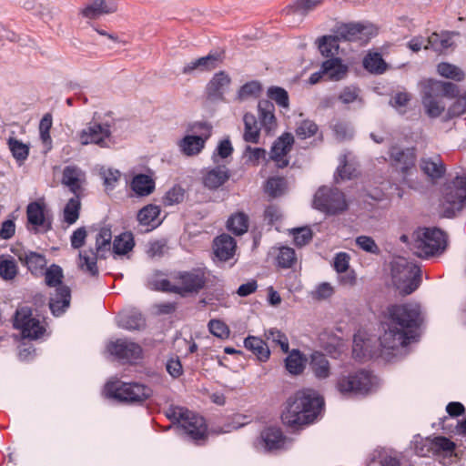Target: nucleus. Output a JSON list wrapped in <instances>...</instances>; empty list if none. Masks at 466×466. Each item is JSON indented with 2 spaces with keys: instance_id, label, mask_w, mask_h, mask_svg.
Here are the masks:
<instances>
[{
  "instance_id": "1",
  "label": "nucleus",
  "mask_w": 466,
  "mask_h": 466,
  "mask_svg": "<svg viewBox=\"0 0 466 466\" xmlns=\"http://www.w3.org/2000/svg\"><path fill=\"white\" fill-rule=\"evenodd\" d=\"M420 308L416 303L393 305L388 309L384 332L380 337V354L388 361L407 353L420 323Z\"/></svg>"
},
{
  "instance_id": "2",
  "label": "nucleus",
  "mask_w": 466,
  "mask_h": 466,
  "mask_svg": "<svg viewBox=\"0 0 466 466\" xmlns=\"http://www.w3.org/2000/svg\"><path fill=\"white\" fill-rule=\"evenodd\" d=\"M323 404V399L314 390L299 391L287 400L281 420L293 428L309 424L317 418Z\"/></svg>"
},
{
  "instance_id": "3",
  "label": "nucleus",
  "mask_w": 466,
  "mask_h": 466,
  "mask_svg": "<svg viewBox=\"0 0 466 466\" xmlns=\"http://www.w3.org/2000/svg\"><path fill=\"white\" fill-rule=\"evenodd\" d=\"M466 203V171L457 174L441 188L439 212L441 217L453 218L461 212Z\"/></svg>"
},
{
  "instance_id": "4",
  "label": "nucleus",
  "mask_w": 466,
  "mask_h": 466,
  "mask_svg": "<svg viewBox=\"0 0 466 466\" xmlns=\"http://www.w3.org/2000/svg\"><path fill=\"white\" fill-rule=\"evenodd\" d=\"M413 238L412 249L420 258L441 254L447 247L446 234L437 228H419Z\"/></svg>"
},
{
  "instance_id": "5",
  "label": "nucleus",
  "mask_w": 466,
  "mask_h": 466,
  "mask_svg": "<svg viewBox=\"0 0 466 466\" xmlns=\"http://www.w3.org/2000/svg\"><path fill=\"white\" fill-rule=\"evenodd\" d=\"M63 278L61 267L56 264L51 265L45 272L46 285L56 288L49 301V309L56 317H59L69 308L71 300V290L67 286L62 284Z\"/></svg>"
},
{
  "instance_id": "6",
  "label": "nucleus",
  "mask_w": 466,
  "mask_h": 466,
  "mask_svg": "<svg viewBox=\"0 0 466 466\" xmlns=\"http://www.w3.org/2000/svg\"><path fill=\"white\" fill-rule=\"evenodd\" d=\"M392 281L401 295H410L415 291L420 283L421 272L420 268L404 258H398L392 262Z\"/></svg>"
},
{
  "instance_id": "7",
  "label": "nucleus",
  "mask_w": 466,
  "mask_h": 466,
  "mask_svg": "<svg viewBox=\"0 0 466 466\" xmlns=\"http://www.w3.org/2000/svg\"><path fill=\"white\" fill-rule=\"evenodd\" d=\"M112 233L110 228H102L96 238V250L80 251L78 255V268L91 277L98 276L96 266L97 258H105L111 248Z\"/></svg>"
},
{
  "instance_id": "8",
  "label": "nucleus",
  "mask_w": 466,
  "mask_h": 466,
  "mask_svg": "<svg viewBox=\"0 0 466 466\" xmlns=\"http://www.w3.org/2000/svg\"><path fill=\"white\" fill-rule=\"evenodd\" d=\"M168 418L176 420L179 427L193 441L204 440L207 436V425L203 417L181 407L170 408Z\"/></svg>"
},
{
  "instance_id": "9",
  "label": "nucleus",
  "mask_w": 466,
  "mask_h": 466,
  "mask_svg": "<svg viewBox=\"0 0 466 466\" xmlns=\"http://www.w3.org/2000/svg\"><path fill=\"white\" fill-rule=\"evenodd\" d=\"M313 206L328 215H337L346 211L349 204L342 191L323 186L315 193Z\"/></svg>"
},
{
  "instance_id": "10",
  "label": "nucleus",
  "mask_w": 466,
  "mask_h": 466,
  "mask_svg": "<svg viewBox=\"0 0 466 466\" xmlns=\"http://www.w3.org/2000/svg\"><path fill=\"white\" fill-rule=\"evenodd\" d=\"M390 157L396 168L403 175L402 182L412 189L420 187L419 183L413 179L416 173V153L414 148H401L393 146L390 149Z\"/></svg>"
},
{
  "instance_id": "11",
  "label": "nucleus",
  "mask_w": 466,
  "mask_h": 466,
  "mask_svg": "<svg viewBox=\"0 0 466 466\" xmlns=\"http://www.w3.org/2000/svg\"><path fill=\"white\" fill-rule=\"evenodd\" d=\"M372 385L371 374L364 370L341 374L336 382L337 390L345 396L365 395Z\"/></svg>"
},
{
  "instance_id": "12",
  "label": "nucleus",
  "mask_w": 466,
  "mask_h": 466,
  "mask_svg": "<svg viewBox=\"0 0 466 466\" xmlns=\"http://www.w3.org/2000/svg\"><path fill=\"white\" fill-rule=\"evenodd\" d=\"M109 396L125 402H143L152 395V390L140 383H127L119 380L106 383Z\"/></svg>"
},
{
  "instance_id": "13",
  "label": "nucleus",
  "mask_w": 466,
  "mask_h": 466,
  "mask_svg": "<svg viewBox=\"0 0 466 466\" xmlns=\"http://www.w3.org/2000/svg\"><path fill=\"white\" fill-rule=\"evenodd\" d=\"M173 279L177 282V294L185 297L197 294L203 289L207 283V275L205 269L196 268L177 272Z\"/></svg>"
},
{
  "instance_id": "14",
  "label": "nucleus",
  "mask_w": 466,
  "mask_h": 466,
  "mask_svg": "<svg viewBox=\"0 0 466 466\" xmlns=\"http://www.w3.org/2000/svg\"><path fill=\"white\" fill-rule=\"evenodd\" d=\"M191 130L198 132L199 135H187L178 142L180 151L188 157L202 151L206 141L211 136L212 126L207 122H198L191 127Z\"/></svg>"
},
{
  "instance_id": "15",
  "label": "nucleus",
  "mask_w": 466,
  "mask_h": 466,
  "mask_svg": "<svg viewBox=\"0 0 466 466\" xmlns=\"http://www.w3.org/2000/svg\"><path fill=\"white\" fill-rule=\"evenodd\" d=\"M334 33L340 41H359L363 45L377 35V28L371 24L348 23L339 25Z\"/></svg>"
},
{
  "instance_id": "16",
  "label": "nucleus",
  "mask_w": 466,
  "mask_h": 466,
  "mask_svg": "<svg viewBox=\"0 0 466 466\" xmlns=\"http://www.w3.org/2000/svg\"><path fill=\"white\" fill-rule=\"evenodd\" d=\"M78 139L82 146L96 144L101 147H108L106 139L111 136L110 126L92 121L78 133Z\"/></svg>"
},
{
  "instance_id": "17",
  "label": "nucleus",
  "mask_w": 466,
  "mask_h": 466,
  "mask_svg": "<svg viewBox=\"0 0 466 466\" xmlns=\"http://www.w3.org/2000/svg\"><path fill=\"white\" fill-rule=\"evenodd\" d=\"M14 327L20 329L25 338L37 339L45 329L40 325L38 319L32 318L31 309L27 307L16 310L14 319Z\"/></svg>"
},
{
  "instance_id": "18",
  "label": "nucleus",
  "mask_w": 466,
  "mask_h": 466,
  "mask_svg": "<svg viewBox=\"0 0 466 466\" xmlns=\"http://www.w3.org/2000/svg\"><path fill=\"white\" fill-rule=\"evenodd\" d=\"M107 350L117 359L127 361L139 359L142 353V349L138 344L122 339L110 342L107 345Z\"/></svg>"
},
{
  "instance_id": "19",
  "label": "nucleus",
  "mask_w": 466,
  "mask_h": 466,
  "mask_svg": "<svg viewBox=\"0 0 466 466\" xmlns=\"http://www.w3.org/2000/svg\"><path fill=\"white\" fill-rule=\"evenodd\" d=\"M231 84V78L224 71H220L213 76L206 87L207 96L210 101H221L224 95L228 91Z\"/></svg>"
},
{
  "instance_id": "20",
  "label": "nucleus",
  "mask_w": 466,
  "mask_h": 466,
  "mask_svg": "<svg viewBox=\"0 0 466 466\" xmlns=\"http://www.w3.org/2000/svg\"><path fill=\"white\" fill-rule=\"evenodd\" d=\"M294 137L290 133H284L273 144L270 158L276 162L278 167L283 168L289 165L287 155L290 151Z\"/></svg>"
},
{
  "instance_id": "21",
  "label": "nucleus",
  "mask_w": 466,
  "mask_h": 466,
  "mask_svg": "<svg viewBox=\"0 0 466 466\" xmlns=\"http://www.w3.org/2000/svg\"><path fill=\"white\" fill-rule=\"evenodd\" d=\"M230 177L229 169L225 166H218L206 169L202 174V183L209 190H216L223 186Z\"/></svg>"
},
{
  "instance_id": "22",
  "label": "nucleus",
  "mask_w": 466,
  "mask_h": 466,
  "mask_svg": "<svg viewBox=\"0 0 466 466\" xmlns=\"http://www.w3.org/2000/svg\"><path fill=\"white\" fill-rule=\"evenodd\" d=\"M86 182L85 172L76 166H66L63 170L62 183L69 187L75 196H79Z\"/></svg>"
},
{
  "instance_id": "23",
  "label": "nucleus",
  "mask_w": 466,
  "mask_h": 466,
  "mask_svg": "<svg viewBox=\"0 0 466 466\" xmlns=\"http://www.w3.org/2000/svg\"><path fill=\"white\" fill-rule=\"evenodd\" d=\"M116 9L115 0H93L81 13L85 17L94 19L102 15L114 13Z\"/></svg>"
},
{
  "instance_id": "24",
  "label": "nucleus",
  "mask_w": 466,
  "mask_h": 466,
  "mask_svg": "<svg viewBox=\"0 0 466 466\" xmlns=\"http://www.w3.org/2000/svg\"><path fill=\"white\" fill-rule=\"evenodd\" d=\"M323 72L326 79L329 81H340L344 79L349 72V66L339 57H332L323 62Z\"/></svg>"
},
{
  "instance_id": "25",
  "label": "nucleus",
  "mask_w": 466,
  "mask_h": 466,
  "mask_svg": "<svg viewBox=\"0 0 466 466\" xmlns=\"http://www.w3.org/2000/svg\"><path fill=\"white\" fill-rule=\"evenodd\" d=\"M213 248L219 260L227 261L234 255L236 241L229 235L222 234L215 238Z\"/></svg>"
},
{
  "instance_id": "26",
  "label": "nucleus",
  "mask_w": 466,
  "mask_h": 466,
  "mask_svg": "<svg viewBox=\"0 0 466 466\" xmlns=\"http://www.w3.org/2000/svg\"><path fill=\"white\" fill-rule=\"evenodd\" d=\"M422 85V104L425 107L426 113L431 117H437L441 116L445 109L441 97L439 95H435L433 91H430V87L425 84Z\"/></svg>"
},
{
  "instance_id": "27",
  "label": "nucleus",
  "mask_w": 466,
  "mask_h": 466,
  "mask_svg": "<svg viewBox=\"0 0 466 466\" xmlns=\"http://www.w3.org/2000/svg\"><path fill=\"white\" fill-rule=\"evenodd\" d=\"M26 216L28 223L35 229L44 228L45 230L49 228V225L46 227L45 203L41 201H34L27 205Z\"/></svg>"
},
{
  "instance_id": "28",
  "label": "nucleus",
  "mask_w": 466,
  "mask_h": 466,
  "mask_svg": "<svg viewBox=\"0 0 466 466\" xmlns=\"http://www.w3.org/2000/svg\"><path fill=\"white\" fill-rule=\"evenodd\" d=\"M421 170L432 180L439 179L445 174V166L439 156L423 157L420 160Z\"/></svg>"
},
{
  "instance_id": "29",
  "label": "nucleus",
  "mask_w": 466,
  "mask_h": 466,
  "mask_svg": "<svg viewBox=\"0 0 466 466\" xmlns=\"http://www.w3.org/2000/svg\"><path fill=\"white\" fill-rule=\"evenodd\" d=\"M454 35H458V33L448 31L441 34L433 33L428 37L424 48L441 53L452 46L451 37Z\"/></svg>"
},
{
  "instance_id": "30",
  "label": "nucleus",
  "mask_w": 466,
  "mask_h": 466,
  "mask_svg": "<svg viewBox=\"0 0 466 466\" xmlns=\"http://www.w3.org/2000/svg\"><path fill=\"white\" fill-rule=\"evenodd\" d=\"M145 325V319L137 309L126 311L118 317V326L127 330H138Z\"/></svg>"
},
{
  "instance_id": "31",
  "label": "nucleus",
  "mask_w": 466,
  "mask_h": 466,
  "mask_svg": "<svg viewBox=\"0 0 466 466\" xmlns=\"http://www.w3.org/2000/svg\"><path fill=\"white\" fill-rule=\"evenodd\" d=\"M244 346L250 350L259 361L265 362L269 359L270 350L267 343L258 337L248 336L244 340Z\"/></svg>"
},
{
  "instance_id": "32",
  "label": "nucleus",
  "mask_w": 466,
  "mask_h": 466,
  "mask_svg": "<svg viewBox=\"0 0 466 466\" xmlns=\"http://www.w3.org/2000/svg\"><path fill=\"white\" fill-rule=\"evenodd\" d=\"M309 368L314 376L319 380H324L330 375V366L326 356L320 352L311 354Z\"/></svg>"
},
{
  "instance_id": "33",
  "label": "nucleus",
  "mask_w": 466,
  "mask_h": 466,
  "mask_svg": "<svg viewBox=\"0 0 466 466\" xmlns=\"http://www.w3.org/2000/svg\"><path fill=\"white\" fill-rule=\"evenodd\" d=\"M258 110L260 124L268 131L272 130L276 127L274 105L268 100H261L258 102Z\"/></svg>"
},
{
  "instance_id": "34",
  "label": "nucleus",
  "mask_w": 466,
  "mask_h": 466,
  "mask_svg": "<svg viewBox=\"0 0 466 466\" xmlns=\"http://www.w3.org/2000/svg\"><path fill=\"white\" fill-rule=\"evenodd\" d=\"M423 84L430 87V91H433L435 95H439L441 97L460 96L458 86L451 82L428 79Z\"/></svg>"
},
{
  "instance_id": "35",
  "label": "nucleus",
  "mask_w": 466,
  "mask_h": 466,
  "mask_svg": "<svg viewBox=\"0 0 466 466\" xmlns=\"http://www.w3.org/2000/svg\"><path fill=\"white\" fill-rule=\"evenodd\" d=\"M261 441L268 451L278 450L284 444V437L279 429L269 427L261 432Z\"/></svg>"
},
{
  "instance_id": "36",
  "label": "nucleus",
  "mask_w": 466,
  "mask_h": 466,
  "mask_svg": "<svg viewBox=\"0 0 466 466\" xmlns=\"http://www.w3.org/2000/svg\"><path fill=\"white\" fill-rule=\"evenodd\" d=\"M130 186L136 195L140 197L148 196L155 189L154 180L149 176L144 174L135 176Z\"/></svg>"
},
{
  "instance_id": "37",
  "label": "nucleus",
  "mask_w": 466,
  "mask_h": 466,
  "mask_svg": "<svg viewBox=\"0 0 466 466\" xmlns=\"http://www.w3.org/2000/svg\"><path fill=\"white\" fill-rule=\"evenodd\" d=\"M245 130L243 138L246 142L257 144L259 140L260 129L256 116L251 113H246L243 117Z\"/></svg>"
},
{
  "instance_id": "38",
  "label": "nucleus",
  "mask_w": 466,
  "mask_h": 466,
  "mask_svg": "<svg viewBox=\"0 0 466 466\" xmlns=\"http://www.w3.org/2000/svg\"><path fill=\"white\" fill-rule=\"evenodd\" d=\"M339 41L340 40L337 37V34L318 38V48L320 54L325 57H335L339 50Z\"/></svg>"
},
{
  "instance_id": "39",
  "label": "nucleus",
  "mask_w": 466,
  "mask_h": 466,
  "mask_svg": "<svg viewBox=\"0 0 466 466\" xmlns=\"http://www.w3.org/2000/svg\"><path fill=\"white\" fill-rule=\"evenodd\" d=\"M306 360L299 350H293L285 360L287 370L293 375L300 374L305 367Z\"/></svg>"
},
{
  "instance_id": "40",
  "label": "nucleus",
  "mask_w": 466,
  "mask_h": 466,
  "mask_svg": "<svg viewBox=\"0 0 466 466\" xmlns=\"http://www.w3.org/2000/svg\"><path fill=\"white\" fill-rule=\"evenodd\" d=\"M323 0H297L292 5L288 6L284 12L287 15H306L322 3Z\"/></svg>"
},
{
  "instance_id": "41",
  "label": "nucleus",
  "mask_w": 466,
  "mask_h": 466,
  "mask_svg": "<svg viewBox=\"0 0 466 466\" xmlns=\"http://www.w3.org/2000/svg\"><path fill=\"white\" fill-rule=\"evenodd\" d=\"M18 273L15 259L9 255L0 256V277L5 280L14 279Z\"/></svg>"
},
{
  "instance_id": "42",
  "label": "nucleus",
  "mask_w": 466,
  "mask_h": 466,
  "mask_svg": "<svg viewBox=\"0 0 466 466\" xmlns=\"http://www.w3.org/2000/svg\"><path fill=\"white\" fill-rule=\"evenodd\" d=\"M19 259L25 263L31 272L43 269L46 266V257L40 253L29 251L19 255Z\"/></svg>"
},
{
  "instance_id": "43",
  "label": "nucleus",
  "mask_w": 466,
  "mask_h": 466,
  "mask_svg": "<svg viewBox=\"0 0 466 466\" xmlns=\"http://www.w3.org/2000/svg\"><path fill=\"white\" fill-rule=\"evenodd\" d=\"M227 227L234 234L242 235L248 231V218L244 213L232 215L228 220Z\"/></svg>"
},
{
  "instance_id": "44",
  "label": "nucleus",
  "mask_w": 466,
  "mask_h": 466,
  "mask_svg": "<svg viewBox=\"0 0 466 466\" xmlns=\"http://www.w3.org/2000/svg\"><path fill=\"white\" fill-rule=\"evenodd\" d=\"M160 214V208L156 205H147L139 210L137 219L140 224L145 226H154L157 222V218Z\"/></svg>"
},
{
  "instance_id": "45",
  "label": "nucleus",
  "mask_w": 466,
  "mask_h": 466,
  "mask_svg": "<svg viewBox=\"0 0 466 466\" xmlns=\"http://www.w3.org/2000/svg\"><path fill=\"white\" fill-rule=\"evenodd\" d=\"M134 247V239L131 233H123L116 237L112 245L113 252L116 255H125Z\"/></svg>"
},
{
  "instance_id": "46",
  "label": "nucleus",
  "mask_w": 466,
  "mask_h": 466,
  "mask_svg": "<svg viewBox=\"0 0 466 466\" xmlns=\"http://www.w3.org/2000/svg\"><path fill=\"white\" fill-rule=\"evenodd\" d=\"M427 445L431 448L432 454L440 452L451 453L455 448V444L446 437L427 438Z\"/></svg>"
},
{
  "instance_id": "47",
  "label": "nucleus",
  "mask_w": 466,
  "mask_h": 466,
  "mask_svg": "<svg viewBox=\"0 0 466 466\" xmlns=\"http://www.w3.org/2000/svg\"><path fill=\"white\" fill-rule=\"evenodd\" d=\"M80 208L79 196L70 198L64 208V221L68 225L76 223L79 218Z\"/></svg>"
},
{
  "instance_id": "48",
  "label": "nucleus",
  "mask_w": 466,
  "mask_h": 466,
  "mask_svg": "<svg viewBox=\"0 0 466 466\" xmlns=\"http://www.w3.org/2000/svg\"><path fill=\"white\" fill-rule=\"evenodd\" d=\"M276 261L280 268H291L297 261L295 250L289 247H279L276 255Z\"/></svg>"
},
{
  "instance_id": "49",
  "label": "nucleus",
  "mask_w": 466,
  "mask_h": 466,
  "mask_svg": "<svg viewBox=\"0 0 466 466\" xmlns=\"http://www.w3.org/2000/svg\"><path fill=\"white\" fill-rule=\"evenodd\" d=\"M364 67L376 74H380L386 69V64L379 53L368 54L363 60Z\"/></svg>"
},
{
  "instance_id": "50",
  "label": "nucleus",
  "mask_w": 466,
  "mask_h": 466,
  "mask_svg": "<svg viewBox=\"0 0 466 466\" xmlns=\"http://www.w3.org/2000/svg\"><path fill=\"white\" fill-rule=\"evenodd\" d=\"M437 70L441 76L455 81H461L465 76L463 71L461 68L449 63L439 64Z\"/></svg>"
},
{
  "instance_id": "51",
  "label": "nucleus",
  "mask_w": 466,
  "mask_h": 466,
  "mask_svg": "<svg viewBox=\"0 0 466 466\" xmlns=\"http://www.w3.org/2000/svg\"><path fill=\"white\" fill-rule=\"evenodd\" d=\"M8 147L13 157L19 162L25 161L29 154V147L21 141L10 137L8 139Z\"/></svg>"
},
{
  "instance_id": "52",
  "label": "nucleus",
  "mask_w": 466,
  "mask_h": 466,
  "mask_svg": "<svg viewBox=\"0 0 466 466\" xmlns=\"http://www.w3.org/2000/svg\"><path fill=\"white\" fill-rule=\"evenodd\" d=\"M265 337L268 340L279 345L283 352L289 351V339L287 336L278 329H269L265 332Z\"/></svg>"
},
{
  "instance_id": "53",
  "label": "nucleus",
  "mask_w": 466,
  "mask_h": 466,
  "mask_svg": "<svg viewBox=\"0 0 466 466\" xmlns=\"http://www.w3.org/2000/svg\"><path fill=\"white\" fill-rule=\"evenodd\" d=\"M285 186L286 181L283 177H273L268 179L265 190L269 196L276 198L284 192Z\"/></svg>"
},
{
  "instance_id": "54",
  "label": "nucleus",
  "mask_w": 466,
  "mask_h": 466,
  "mask_svg": "<svg viewBox=\"0 0 466 466\" xmlns=\"http://www.w3.org/2000/svg\"><path fill=\"white\" fill-rule=\"evenodd\" d=\"M185 198V190L179 186L170 188L163 198L165 206H173L181 203Z\"/></svg>"
},
{
  "instance_id": "55",
  "label": "nucleus",
  "mask_w": 466,
  "mask_h": 466,
  "mask_svg": "<svg viewBox=\"0 0 466 466\" xmlns=\"http://www.w3.org/2000/svg\"><path fill=\"white\" fill-rule=\"evenodd\" d=\"M318 131V126L311 120H303L301 121L297 128L296 135L300 139H306L314 136Z\"/></svg>"
},
{
  "instance_id": "56",
  "label": "nucleus",
  "mask_w": 466,
  "mask_h": 466,
  "mask_svg": "<svg viewBox=\"0 0 466 466\" xmlns=\"http://www.w3.org/2000/svg\"><path fill=\"white\" fill-rule=\"evenodd\" d=\"M268 96L271 100H274L279 106H289V95L288 92L279 86H271L268 89Z\"/></svg>"
},
{
  "instance_id": "57",
  "label": "nucleus",
  "mask_w": 466,
  "mask_h": 466,
  "mask_svg": "<svg viewBox=\"0 0 466 466\" xmlns=\"http://www.w3.org/2000/svg\"><path fill=\"white\" fill-rule=\"evenodd\" d=\"M290 234H292L294 243L297 247L305 246L312 238V232L309 228H292Z\"/></svg>"
},
{
  "instance_id": "58",
  "label": "nucleus",
  "mask_w": 466,
  "mask_h": 466,
  "mask_svg": "<svg viewBox=\"0 0 466 466\" xmlns=\"http://www.w3.org/2000/svg\"><path fill=\"white\" fill-rule=\"evenodd\" d=\"M356 245L365 252L378 255L380 253V248L376 244L375 240L369 236H359L356 238Z\"/></svg>"
},
{
  "instance_id": "59",
  "label": "nucleus",
  "mask_w": 466,
  "mask_h": 466,
  "mask_svg": "<svg viewBox=\"0 0 466 466\" xmlns=\"http://www.w3.org/2000/svg\"><path fill=\"white\" fill-rule=\"evenodd\" d=\"M208 329L211 332V334L220 339L228 338L230 333L228 325L219 319H211L208 322Z\"/></svg>"
},
{
  "instance_id": "60",
  "label": "nucleus",
  "mask_w": 466,
  "mask_h": 466,
  "mask_svg": "<svg viewBox=\"0 0 466 466\" xmlns=\"http://www.w3.org/2000/svg\"><path fill=\"white\" fill-rule=\"evenodd\" d=\"M261 91V86L258 81H251L243 85L238 90V97L246 99L249 96H258Z\"/></svg>"
},
{
  "instance_id": "61",
  "label": "nucleus",
  "mask_w": 466,
  "mask_h": 466,
  "mask_svg": "<svg viewBox=\"0 0 466 466\" xmlns=\"http://www.w3.org/2000/svg\"><path fill=\"white\" fill-rule=\"evenodd\" d=\"M233 152V147L228 138L221 140L214 152L212 158L214 162H218V158H227L231 156Z\"/></svg>"
},
{
  "instance_id": "62",
  "label": "nucleus",
  "mask_w": 466,
  "mask_h": 466,
  "mask_svg": "<svg viewBox=\"0 0 466 466\" xmlns=\"http://www.w3.org/2000/svg\"><path fill=\"white\" fill-rule=\"evenodd\" d=\"M368 353L369 351L367 343L363 340L360 334H356L353 339V357L356 360H361L365 358Z\"/></svg>"
},
{
  "instance_id": "63",
  "label": "nucleus",
  "mask_w": 466,
  "mask_h": 466,
  "mask_svg": "<svg viewBox=\"0 0 466 466\" xmlns=\"http://www.w3.org/2000/svg\"><path fill=\"white\" fill-rule=\"evenodd\" d=\"M360 90L356 86H346L339 95V100L343 104H350L354 101L360 100Z\"/></svg>"
},
{
  "instance_id": "64",
  "label": "nucleus",
  "mask_w": 466,
  "mask_h": 466,
  "mask_svg": "<svg viewBox=\"0 0 466 466\" xmlns=\"http://www.w3.org/2000/svg\"><path fill=\"white\" fill-rule=\"evenodd\" d=\"M350 257L346 252L338 253L333 261V267L338 273H344L349 269Z\"/></svg>"
}]
</instances>
